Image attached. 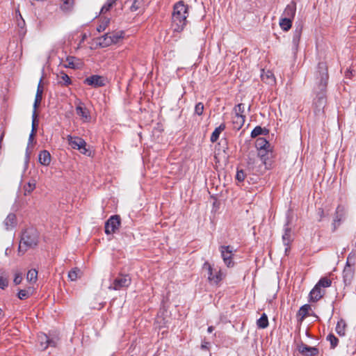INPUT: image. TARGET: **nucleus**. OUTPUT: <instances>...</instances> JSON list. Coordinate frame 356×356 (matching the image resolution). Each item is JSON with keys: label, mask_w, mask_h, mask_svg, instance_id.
Listing matches in <instances>:
<instances>
[{"label": "nucleus", "mask_w": 356, "mask_h": 356, "mask_svg": "<svg viewBox=\"0 0 356 356\" xmlns=\"http://www.w3.org/2000/svg\"><path fill=\"white\" fill-rule=\"evenodd\" d=\"M187 17L188 7L183 1H179L174 6L172 16V27L175 31L179 32L184 29Z\"/></svg>", "instance_id": "nucleus-1"}, {"label": "nucleus", "mask_w": 356, "mask_h": 356, "mask_svg": "<svg viewBox=\"0 0 356 356\" xmlns=\"http://www.w3.org/2000/svg\"><path fill=\"white\" fill-rule=\"evenodd\" d=\"M203 269L207 272L208 280L211 284L218 285L226 275L221 268H214L209 262L204 264Z\"/></svg>", "instance_id": "nucleus-2"}, {"label": "nucleus", "mask_w": 356, "mask_h": 356, "mask_svg": "<svg viewBox=\"0 0 356 356\" xmlns=\"http://www.w3.org/2000/svg\"><path fill=\"white\" fill-rule=\"evenodd\" d=\"M68 144L72 148L78 149L81 154L90 156H92V152L87 148V144L86 141L79 137H73L70 135L67 136Z\"/></svg>", "instance_id": "nucleus-3"}, {"label": "nucleus", "mask_w": 356, "mask_h": 356, "mask_svg": "<svg viewBox=\"0 0 356 356\" xmlns=\"http://www.w3.org/2000/svg\"><path fill=\"white\" fill-rule=\"evenodd\" d=\"M245 106L243 104H238L234 108V115L232 117V124L234 129L239 130L245 122V116L243 115Z\"/></svg>", "instance_id": "nucleus-4"}, {"label": "nucleus", "mask_w": 356, "mask_h": 356, "mask_svg": "<svg viewBox=\"0 0 356 356\" xmlns=\"http://www.w3.org/2000/svg\"><path fill=\"white\" fill-rule=\"evenodd\" d=\"M37 117H38L37 113L33 111L32 113V130H31V133L29 135V143H28L27 148L26 150V156H25L26 168H27L29 161L30 154H31L30 148H31L32 143H33L34 136L37 131V127H38Z\"/></svg>", "instance_id": "nucleus-5"}, {"label": "nucleus", "mask_w": 356, "mask_h": 356, "mask_svg": "<svg viewBox=\"0 0 356 356\" xmlns=\"http://www.w3.org/2000/svg\"><path fill=\"white\" fill-rule=\"evenodd\" d=\"M220 252L225 264L231 268L234 266L232 257L234 254V248L230 245H222L220 247Z\"/></svg>", "instance_id": "nucleus-6"}, {"label": "nucleus", "mask_w": 356, "mask_h": 356, "mask_svg": "<svg viewBox=\"0 0 356 356\" xmlns=\"http://www.w3.org/2000/svg\"><path fill=\"white\" fill-rule=\"evenodd\" d=\"M38 243V235L35 232H27L24 234L22 240L19 243V249L22 248L23 245L27 247H34Z\"/></svg>", "instance_id": "nucleus-7"}, {"label": "nucleus", "mask_w": 356, "mask_h": 356, "mask_svg": "<svg viewBox=\"0 0 356 356\" xmlns=\"http://www.w3.org/2000/svg\"><path fill=\"white\" fill-rule=\"evenodd\" d=\"M131 282V277L127 275H120L114 281L112 285L108 288L113 290H120L124 288L128 287Z\"/></svg>", "instance_id": "nucleus-8"}, {"label": "nucleus", "mask_w": 356, "mask_h": 356, "mask_svg": "<svg viewBox=\"0 0 356 356\" xmlns=\"http://www.w3.org/2000/svg\"><path fill=\"white\" fill-rule=\"evenodd\" d=\"M120 225V218L118 216L111 217L105 225V232L107 234H113L118 229Z\"/></svg>", "instance_id": "nucleus-9"}, {"label": "nucleus", "mask_w": 356, "mask_h": 356, "mask_svg": "<svg viewBox=\"0 0 356 356\" xmlns=\"http://www.w3.org/2000/svg\"><path fill=\"white\" fill-rule=\"evenodd\" d=\"M76 113L83 122H88L91 120L90 111L81 102H79L76 106Z\"/></svg>", "instance_id": "nucleus-10"}, {"label": "nucleus", "mask_w": 356, "mask_h": 356, "mask_svg": "<svg viewBox=\"0 0 356 356\" xmlns=\"http://www.w3.org/2000/svg\"><path fill=\"white\" fill-rule=\"evenodd\" d=\"M84 82L88 86L97 88L104 86L106 83V79L102 76L92 75L86 78Z\"/></svg>", "instance_id": "nucleus-11"}, {"label": "nucleus", "mask_w": 356, "mask_h": 356, "mask_svg": "<svg viewBox=\"0 0 356 356\" xmlns=\"http://www.w3.org/2000/svg\"><path fill=\"white\" fill-rule=\"evenodd\" d=\"M42 79L41 78L40 79V81H39L38 86V88H37V92H36L35 101H34V104H33V112L35 111L37 113L36 109L39 106V105L41 102L42 98L43 86L42 84Z\"/></svg>", "instance_id": "nucleus-12"}, {"label": "nucleus", "mask_w": 356, "mask_h": 356, "mask_svg": "<svg viewBox=\"0 0 356 356\" xmlns=\"http://www.w3.org/2000/svg\"><path fill=\"white\" fill-rule=\"evenodd\" d=\"M51 156L50 153L47 150L41 151L38 155L39 163L44 166H47L50 164Z\"/></svg>", "instance_id": "nucleus-13"}, {"label": "nucleus", "mask_w": 356, "mask_h": 356, "mask_svg": "<svg viewBox=\"0 0 356 356\" xmlns=\"http://www.w3.org/2000/svg\"><path fill=\"white\" fill-rule=\"evenodd\" d=\"M323 292L321 289L316 284L314 289L311 291L309 296L312 301H317L323 296Z\"/></svg>", "instance_id": "nucleus-14"}, {"label": "nucleus", "mask_w": 356, "mask_h": 356, "mask_svg": "<svg viewBox=\"0 0 356 356\" xmlns=\"http://www.w3.org/2000/svg\"><path fill=\"white\" fill-rule=\"evenodd\" d=\"M343 274L345 283L349 284L353 277V270L348 264L345 266Z\"/></svg>", "instance_id": "nucleus-15"}, {"label": "nucleus", "mask_w": 356, "mask_h": 356, "mask_svg": "<svg viewBox=\"0 0 356 356\" xmlns=\"http://www.w3.org/2000/svg\"><path fill=\"white\" fill-rule=\"evenodd\" d=\"M38 342L40 343V348L42 350H45L48 346L52 343V341H50L48 337L44 334H40L38 336Z\"/></svg>", "instance_id": "nucleus-16"}, {"label": "nucleus", "mask_w": 356, "mask_h": 356, "mask_svg": "<svg viewBox=\"0 0 356 356\" xmlns=\"http://www.w3.org/2000/svg\"><path fill=\"white\" fill-rule=\"evenodd\" d=\"M296 14V5L292 3L286 6L284 11V17H289L291 19H293Z\"/></svg>", "instance_id": "nucleus-17"}, {"label": "nucleus", "mask_w": 356, "mask_h": 356, "mask_svg": "<svg viewBox=\"0 0 356 356\" xmlns=\"http://www.w3.org/2000/svg\"><path fill=\"white\" fill-rule=\"evenodd\" d=\"M98 44L102 47H106L113 44L108 33H106L103 36L99 38Z\"/></svg>", "instance_id": "nucleus-18"}, {"label": "nucleus", "mask_w": 356, "mask_h": 356, "mask_svg": "<svg viewBox=\"0 0 356 356\" xmlns=\"http://www.w3.org/2000/svg\"><path fill=\"white\" fill-rule=\"evenodd\" d=\"M298 350L302 355L309 356L315 355L317 353V350L315 348L309 347L306 345L300 346Z\"/></svg>", "instance_id": "nucleus-19"}, {"label": "nucleus", "mask_w": 356, "mask_h": 356, "mask_svg": "<svg viewBox=\"0 0 356 356\" xmlns=\"http://www.w3.org/2000/svg\"><path fill=\"white\" fill-rule=\"evenodd\" d=\"M65 67H70L72 69L79 68L80 63L74 57L67 58L65 63L63 64Z\"/></svg>", "instance_id": "nucleus-20"}, {"label": "nucleus", "mask_w": 356, "mask_h": 356, "mask_svg": "<svg viewBox=\"0 0 356 356\" xmlns=\"http://www.w3.org/2000/svg\"><path fill=\"white\" fill-rule=\"evenodd\" d=\"M4 225L6 229L13 228L16 225V217L14 214H9L4 220Z\"/></svg>", "instance_id": "nucleus-21"}, {"label": "nucleus", "mask_w": 356, "mask_h": 356, "mask_svg": "<svg viewBox=\"0 0 356 356\" xmlns=\"http://www.w3.org/2000/svg\"><path fill=\"white\" fill-rule=\"evenodd\" d=\"M111 39L112 40L113 44H116L121 41L124 38V33L122 31L108 33Z\"/></svg>", "instance_id": "nucleus-22"}, {"label": "nucleus", "mask_w": 356, "mask_h": 356, "mask_svg": "<svg viewBox=\"0 0 356 356\" xmlns=\"http://www.w3.org/2000/svg\"><path fill=\"white\" fill-rule=\"evenodd\" d=\"M292 25V19L289 17H282L280 20V26L281 29L284 31H289Z\"/></svg>", "instance_id": "nucleus-23"}, {"label": "nucleus", "mask_w": 356, "mask_h": 356, "mask_svg": "<svg viewBox=\"0 0 356 356\" xmlns=\"http://www.w3.org/2000/svg\"><path fill=\"white\" fill-rule=\"evenodd\" d=\"M311 309V307L309 305H305L302 306L297 316L300 321H302L308 314L309 311Z\"/></svg>", "instance_id": "nucleus-24"}, {"label": "nucleus", "mask_w": 356, "mask_h": 356, "mask_svg": "<svg viewBox=\"0 0 356 356\" xmlns=\"http://www.w3.org/2000/svg\"><path fill=\"white\" fill-rule=\"evenodd\" d=\"M346 216V210L345 209H343V207H339L337 209V215L334 219V225H339L340 222H341V220L342 218H345Z\"/></svg>", "instance_id": "nucleus-25"}, {"label": "nucleus", "mask_w": 356, "mask_h": 356, "mask_svg": "<svg viewBox=\"0 0 356 356\" xmlns=\"http://www.w3.org/2000/svg\"><path fill=\"white\" fill-rule=\"evenodd\" d=\"M225 129V125L224 124H221L219 127L216 128L211 136V141L212 143L216 142L221 132Z\"/></svg>", "instance_id": "nucleus-26"}, {"label": "nucleus", "mask_w": 356, "mask_h": 356, "mask_svg": "<svg viewBox=\"0 0 356 356\" xmlns=\"http://www.w3.org/2000/svg\"><path fill=\"white\" fill-rule=\"evenodd\" d=\"M36 182L35 180H32L26 184L24 187V194L28 195L31 193L32 191L35 188Z\"/></svg>", "instance_id": "nucleus-27"}, {"label": "nucleus", "mask_w": 356, "mask_h": 356, "mask_svg": "<svg viewBox=\"0 0 356 356\" xmlns=\"http://www.w3.org/2000/svg\"><path fill=\"white\" fill-rule=\"evenodd\" d=\"M58 81L62 85L67 86L71 83L70 78L67 74L64 72H60L58 74Z\"/></svg>", "instance_id": "nucleus-28"}, {"label": "nucleus", "mask_w": 356, "mask_h": 356, "mask_svg": "<svg viewBox=\"0 0 356 356\" xmlns=\"http://www.w3.org/2000/svg\"><path fill=\"white\" fill-rule=\"evenodd\" d=\"M257 325L259 328L264 329L268 325V320L266 314H263L257 321Z\"/></svg>", "instance_id": "nucleus-29"}, {"label": "nucleus", "mask_w": 356, "mask_h": 356, "mask_svg": "<svg viewBox=\"0 0 356 356\" xmlns=\"http://www.w3.org/2000/svg\"><path fill=\"white\" fill-rule=\"evenodd\" d=\"M261 77L263 81L267 82L268 83H272L275 81L273 74L270 71H268L266 72H263V73L261 75Z\"/></svg>", "instance_id": "nucleus-30"}, {"label": "nucleus", "mask_w": 356, "mask_h": 356, "mask_svg": "<svg viewBox=\"0 0 356 356\" xmlns=\"http://www.w3.org/2000/svg\"><path fill=\"white\" fill-rule=\"evenodd\" d=\"M346 323L343 320H340L338 321L336 326V332L341 336H343L345 334L346 330Z\"/></svg>", "instance_id": "nucleus-31"}, {"label": "nucleus", "mask_w": 356, "mask_h": 356, "mask_svg": "<svg viewBox=\"0 0 356 356\" xmlns=\"http://www.w3.org/2000/svg\"><path fill=\"white\" fill-rule=\"evenodd\" d=\"M81 270L76 268L71 270L68 273V277L71 281H76L81 276Z\"/></svg>", "instance_id": "nucleus-32"}, {"label": "nucleus", "mask_w": 356, "mask_h": 356, "mask_svg": "<svg viewBox=\"0 0 356 356\" xmlns=\"http://www.w3.org/2000/svg\"><path fill=\"white\" fill-rule=\"evenodd\" d=\"M74 5V0H63L60 8L65 12L70 10Z\"/></svg>", "instance_id": "nucleus-33"}, {"label": "nucleus", "mask_w": 356, "mask_h": 356, "mask_svg": "<svg viewBox=\"0 0 356 356\" xmlns=\"http://www.w3.org/2000/svg\"><path fill=\"white\" fill-rule=\"evenodd\" d=\"M37 276H38V272L35 269H31L29 270L27 275H26V280L29 282H35L37 280Z\"/></svg>", "instance_id": "nucleus-34"}, {"label": "nucleus", "mask_w": 356, "mask_h": 356, "mask_svg": "<svg viewBox=\"0 0 356 356\" xmlns=\"http://www.w3.org/2000/svg\"><path fill=\"white\" fill-rule=\"evenodd\" d=\"M8 284V275L5 273L0 275V288L4 289Z\"/></svg>", "instance_id": "nucleus-35"}, {"label": "nucleus", "mask_w": 356, "mask_h": 356, "mask_svg": "<svg viewBox=\"0 0 356 356\" xmlns=\"http://www.w3.org/2000/svg\"><path fill=\"white\" fill-rule=\"evenodd\" d=\"M109 24H110V19L109 18H104L102 19L100 24L97 26V30L99 32L104 31H105V29H106V27L108 26Z\"/></svg>", "instance_id": "nucleus-36"}, {"label": "nucleus", "mask_w": 356, "mask_h": 356, "mask_svg": "<svg viewBox=\"0 0 356 356\" xmlns=\"http://www.w3.org/2000/svg\"><path fill=\"white\" fill-rule=\"evenodd\" d=\"M331 280L327 277L321 278L316 284L318 287H329L331 285Z\"/></svg>", "instance_id": "nucleus-37"}, {"label": "nucleus", "mask_w": 356, "mask_h": 356, "mask_svg": "<svg viewBox=\"0 0 356 356\" xmlns=\"http://www.w3.org/2000/svg\"><path fill=\"white\" fill-rule=\"evenodd\" d=\"M116 0H107V2L102 6L101 13H106L110 10L113 5L115 3Z\"/></svg>", "instance_id": "nucleus-38"}, {"label": "nucleus", "mask_w": 356, "mask_h": 356, "mask_svg": "<svg viewBox=\"0 0 356 356\" xmlns=\"http://www.w3.org/2000/svg\"><path fill=\"white\" fill-rule=\"evenodd\" d=\"M283 242L285 245H289L290 241H291V235L289 229H286L283 236H282Z\"/></svg>", "instance_id": "nucleus-39"}, {"label": "nucleus", "mask_w": 356, "mask_h": 356, "mask_svg": "<svg viewBox=\"0 0 356 356\" xmlns=\"http://www.w3.org/2000/svg\"><path fill=\"white\" fill-rule=\"evenodd\" d=\"M31 289L20 290L18 293V298L21 300H24L30 296Z\"/></svg>", "instance_id": "nucleus-40"}, {"label": "nucleus", "mask_w": 356, "mask_h": 356, "mask_svg": "<svg viewBox=\"0 0 356 356\" xmlns=\"http://www.w3.org/2000/svg\"><path fill=\"white\" fill-rule=\"evenodd\" d=\"M327 339L330 342L332 348H335L337 346L338 339L335 337L333 334H329Z\"/></svg>", "instance_id": "nucleus-41"}, {"label": "nucleus", "mask_w": 356, "mask_h": 356, "mask_svg": "<svg viewBox=\"0 0 356 356\" xmlns=\"http://www.w3.org/2000/svg\"><path fill=\"white\" fill-rule=\"evenodd\" d=\"M300 32L296 31L293 36V45L296 49L298 47V43L300 41Z\"/></svg>", "instance_id": "nucleus-42"}, {"label": "nucleus", "mask_w": 356, "mask_h": 356, "mask_svg": "<svg viewBox=\"0 0 356 356\" xmlns=\"http://www.w3.org/2000/svg\"><path fill=\"white\" fill-rule=\"evenodd\" d=\"M204 111V105L202 103H198L196 104L195 107V112L198 115H200L202 114Z\"/></svg>", "instance_id": "nucleus-43"}, {"label": "nucleus", "mask_w": 356, "mask_h": 356, "mask_svg": "<svg viewBox=\"0 0 356 356\" xmlns=\"http://www.w3.org/2000/svg\"><path fill=\"white\" fill-rule=\"evenodd\" d=\"M262 132V129L260 127H256L251 133L252 138L259 136Z\"/></svg>", "instance_id": "nucleus-44"}, {"label": "nucleus", "mask_w": 356, "mask_h": 356, "mask_svg": "<svg viewBox=\"0 0 356 356\" xmlns=\"http://www.w3.org/2000/svg\"><path fill=\"white\" fill-rule=\"evenodd\" d=\"M236 178L238 181H243L245 179V173L243 170L237 171Z\"/></svg>", "instance_id": "nucleus-45"}, {"label": "nucleus", "mask_w": 356, "mask_h": 356, "mask_svg": "<svg viewBox=\"0 0 356 356\" xmlns=\"http://www.w3.org/2000/svg\"><path fill=\"white\" fill-rule=\"evenodd\" d=\"M22 275L19 274V273H17L15 275V277L14 278V283L17 285V284H19L21 282H22Z\"/></svg>", "instance_id": "nucleus-46"}, {"label": "nucleus", "mask_w": 356, "mask_h": 356, "mask_svg": "<svg viewBox=\"0 0 356 356\" xmlns=\"http://www.w3.org/2000/svg\"><path fill=\"white\" fill-rule=\"evenodd\" d=\"M268 144V142L264 138H259L258 140V145H260L261 148L265 147V146Z\"/></svg>", "instance_id": "nucleus-47"}, {"label": "nucleus", "mask_w": 356, "mask_h": 356, "mask_svg": "<svg viewBox=\"0 0 356 356\" xmlns=\"http://www.w3.org/2000/svg\"><path fill=\"white\" fill-rule=\"evenodd\" d=\"M136 2H137V1L135 0L134 4L131 6V10H136L138 9V6H136Z\"/></svg>", "instance_id": "nucleus-48"}, {"label": "nucleus", "mask_w": 356, "mask_h": 356, "mask_svg": "<svg viewBox=\"0 0 356 356\" xmlns=\"http://www.w3.org/2000/svg\"><path fill=\"white\" fill-rule=\"evenodd\" d=\"M3 317V310L0 308V320Z\"/></svg>", "instance_id": "nucleus-49"}, {"label": "nucleus", "mask_w": 356, "mask_h": 356, "mask_svg": "<svg viewBox=\"0 0 356 356\" xmlns=\"http://www.w3.org/2000/svg\"><path fill=\"white\" fill-rule=\"evenodd\" d=\"M213 331V327H209L208 332H211Z\"/></svg>", "instance_id": "nucleus-50"}, {"label": "nucleus", "mask_w": 356, "mask_h": 356, "mask_svg": "<svg viewBox=\"0 0 356 356\" xmlns=\"http://www.w3.org/2000/svg\"><path fill=\"white\" fill-rule=\"evenodd\" d=\"M320 101L321 102V104H323V103L324 102V100H323V98H321V99H320Z\"/></svg>", "instance_id": "nucleus-51"}, {"label": "nucleus", "mask_w": 356, "mask_h": 356, "mask_svg": "<svg viewBox=\"0 0 356 356\" xmlns=\"http://www.w3.org/2000/svg\"><path fill=\"white\" fill-rule=\"evenodd\" d=\"M17 13H19V16L22 18V15H21V13L17 10Z\"/></svg>", "instance_id": "nucleus-52"}, {"label": "nucleus", "mask_w": 356, "mask_h": 356, "mask_svg": "<svg viewBox=\"0 0 356 356\" xmlns=\"http://www.w3.org/2000/svg\"><path fill=\"white\" fill-rule=\"evenodd\" d=\"M8 249L7 248V249L6 250V252H5L6 254H8Z\"/></svg>", "instance_id": "nucleus-53"}]
</instances>
